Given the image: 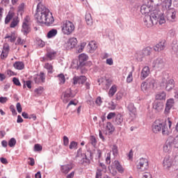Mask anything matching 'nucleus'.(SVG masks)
<instances>
[{
	"instance_id": "1",
	"label": "nucleus",
	"mask_w": 178,
	"mask_h": 178,
	"mask_svg": "<svg viewBox=\"0 0 178 178\" xmlns=\"http://www.w3.org/2000/svg\"><path fill=\"white\" fill-rule=\"evenodd\" d=\"M35 19L37 23H54L55 22L49 9L47 8L41 2L38 3L37 6Z\"/></svg>"
},
{
	"instance_id": "2",
	"label": "nucleus",
	"mask_w": 178,
	"mask_h": 178,
	"mask_svg": "<svg viewBox=\"0 0 178 178\" xmlns=\"http://www.w3.org/2000/svg\"><path fill=\"white\" fill-rule=\"evenodd\" d=\"M152 130L155 134L162 133L163 136H169L168 126L162 120H156L152 125Z\"/></svg>"
},
{
	"instance_id": "3",
	"label": "nucleus",
	"mask_w": 178,
	"mask_h": 178,
	"mask_svg": "<svg viewBox=\"0 0 178 178\" xmlns=\"http://www.w3.org/2000/svg\"><path fill=\"white\" fill-rule=\"evenodd\" d=\"M61 31L65 35H70L74 31V24L73 23H65L61 26Z\"/></svg>"
},
{
	"instance_id": "4",
	"label": "nucleus",
	"mask_w": 178,
	"mask_h": 178,
	"mask_svg": "<svg viewBox=\"0 0 178 178\" xmlns=\"http://www.w3.org/2000/svg\"><path fill=\"white\" fill-rule=\"evenodd\" d=\"M149 2H153L157 6H162L165 9H170L172 6V0H149Z\"/></svg>"
},
{
	"instance_id": "5",
	"label": "nucleus",
	"mask_w": 178,
	"mask_h": 178,
	"mask_svg": "<svg viewBox=\"0 0 178 178\" xmlns=\"http://www.w3.org/2000/svg\"><path fill=\"white\" fill-rule=\"evenodd\" d=\"M161 86L165 87L166 91H171L175 88V81L173 79H166L163 78Z\"/></svg>"
},
{
	"instance_id": "6",
	"label": "nucleus",
	"mask_w": 178,
	"mask_h": 178,
	"mask_svg": "<svg viewBox=\"0 0 178 178\" xmlns=\"http://www.w3.org/2000/svg\"><path fill=\"white\" fill-rule=\"evenodd\" d=\"M145 19H149L152 21V23H154L152 19H154V20L159 23H165V17L162 13H159V14H155V13H154L152 16L146 15Z\"/></svg>"
},
{
	"instance_id": "7",
	"label": "nucleus",
	"mask_w": 178,
	"mask_h": 178,
	"mask_svg": "<svg viewBox=\"0 0 178 178\" xmlns=\"http://www.w3.org/2000/svg\"><path fill=\"white\" fill-rule=\"evenodd\" d=\"M10 22L11 23H19L20 22L19 17L16 16L12 11L8 12L5 19V23H10Z\"/></svg>"
},
{
	"instance_id": "8",
	"label": "nucleus",
	"mask_w": 178,
	"mask_h": 178,
	"mask_svg": "<svg viewBox=\"0 0 178 178\" xmlns=\"http://www.w3.org/2000/svg\"><path fill=\"white\" fill-rule=\"evenodd\" d=\"M152 66L156 69V70H162V69L165 67V61H163V59L161 58H157L154 60Z\"/></svg>"
},
{
	"instance_id": "9",
	"label": "nucleus",
	"mask_w": 178,
	"mask_h": 178,
	"mask_svg": "<svg viewBox=\"0 0 178 178\" xmlns=\"http://www.w3.org/2000/svg\"><path fill=\"white\" fill-rule=\"evenodd\" d=\"M76 45H77V39L76 38H71L64 44L63 47L65 49L69 50L73 49Z\"/></svg>"
},
{
	"instance_id": "10",
	"label": "nucleus",
	"mask_w": 178,
	"mask_h": 178,
	"mask_svg": "<svg viewBox=\"0 0 178 178\" xmlns=\"http://www.w3.org/2000/svg\"><path fill=\"white\" fill-rule=\"evenodd\" d=\"M88 60V56L85 54H81L79 56V60L77 61V67L76 69H82L83 66L86 65V62Z\"/></svg>"
},
{
	"instance_id": "11",
	"label": "nucleus",
	"mask_w": 178,
	"mask_h": 178,
	"mask_svg": "<svg viewBox=\"0 0 178 178\" xmlns=\"http://www.w3.org/2000/svg\"><path fill=\"white\" fill-rule=\"evenodd\" d=\"M74 86L76 84H84L87 81V77L86 76H74L72 79Z\"/></svg>"
},
{
	"instance_id": "12",
	"label": "nucleus",
	"mask_w": 178,
	"mask_h": 178,
	"mask_svg": "<svg viewBox=\"0 0 178 178\" xmlns=\"http://www.w3.org/2000/svg\"><path fill=\"white\" fill-rule=\"evenodd\" d=\"M33 81L35 84H40V83H45V74L41 72L40 74L33 76Z\"/></svg>"
},
{
	"instance_id": "13",
	"label": "nucleus",
	"mask_w": 178,
	"mask_h": 178,
	"mask_svg": "<svg viewBox=\"0 0 178 178\" xmlns=\"http://www.w3.org/2000/svg\"><path fill=\"white\" fill-rule=\"evenodd\" d=\"M166 48V40H161L154 46L153 49L156 52H160V51H163Z\"/></svg>"
},
{
	"instance_id": "14",
	"label": "nucleus",
	"mask_w": 178,
	"mask_h": 178,
	"mask_svg": "<svg viewBox=\"0 0 178 178\" xmlns=\"http://www.w3.org/2000/svg\"><path fill=\"white\" fill-rule=\"evenodd\" d=\"M149 74H151V70H149V67L145 66L140 72V80H144L145 79L148 77Z\"/></svg>"
},
{
	"instance_id": "15",
	"label": "nucleus",
	"mask_w": 178,
	"mask_h": 178,
	"mask_svg": "<svg viewBox=\"0 0 178 178\" xmlns=\"http://www.w3.org/2000/svg\"><path fill=\"white\" fill-rule=\"evenodd\" d=\"M163 166L164 169L169 170L172 168V159L169 156L164 158L163 161Z\"/></svg>"
},
{
	"instance_id": "16",
	"label": "nucleus",
	"mask_w": 178,
	"mask_h": 178,
	"mask_svg": "<svg viewBox=\"0 0 178 178\" xmlns=\"http://www.w3.org/2000/svg\"><path fill=\"white\" fill-rule=\"evenodd\" d=\"M137 168L138 169H142V170H147L148 169V161L145 159H140Z\"/></svg>"
},
{
	"instance_id": "17",
	"label": "nucleus",
	"mask_w": 178,
	"mask_h": 178,
	"mask_svg": "<svg viewBox=\"0 0 178 178\" xmlns=\"http://www.w3.org/2000/svg\"><path fill=\"white\" fill-rule=\"evenodd\" d=\"M153 108L155 109L156 112H161L163 109V102L161 100H156L153 103Z\"/></svg>"
},
{
	"instance_id": "18",
	"label": "nucleus",
	"mask_w": 178,
	"mask_h": 178,
	"mask_svg": "<svg viewBox=\"0 0 178 178\" xmlns=\"http://www.w3.org/2000/svg\"><path fill=\"white\" fill-rule=\"evenodd\" d=\"M73 169V164H65L60 166V170L62 173H64V175H67L69 172H70Z\"/></svg>"
},
{
	"instance_id": "19",
	"label": "nucleus",
	"mask_w": 178,
	"mask_h": 178,
	"mask_svg": "<svg viewBox=\"0 0 178 178\" xmlns=\"http://www.w3.org/2000/svg\"><path fill=\"white\" fill-rule=\"evenodd\" d=\"M173 105H175V99H170L167 100L164 111L165 115H168V113H169L170 109H172V108L173 107Z\"/></svg>"
},
{
	"instance_id": "20",
	"label": "nucleus",
	"mask_w": 178,
	"mask_h": 178,
	"mask_svg": "<svg viewBox=\"0 0 178 178\" xmlns=\"http://www.w3.org/2000/svg\"><path fill=\"white\" fill-rule=\"evenodd\" d=\"M152 54V48L150 47H147L146 48H144L140 52V55L142 56V58H144V56H149Z\"/></svg>"
},
{
	"instance_id": "21",
	"label": "nucleus",
	"mask_w": 178,
	"mask_h": 178,
	"mask_svg": "<svg viewBox=\"0 0 178 178\" xmlns=\"http://www.w3.org/2000/svg\"><path fill=\"white\" fill-rule=\"evenodd\" d=\"M112 166L113 168H115V169H117L119 173H124V168H123V167L120 165L119 161L115 160L114 162H113Z\"/></svg>"
},
{
	"instance_id": "22",
	"label": "nucleus",
	"mask_w": 178,
	"mask_h": 178,
	"mask_svg": "<svg viewBox=\"0 0 178 178\" xmlns=\"http://www.w3.org/2000/svg\"><path fill=\"white\" fill-rule=\"evenodd\" d=\"M47 57H43V60H52V59H55V56H56V51L52 50L47 53Z\"/></svg>"
},
{
	"instance_id": "23",
	"label": "nucleus",
	"mask_w": 178,
	"mask_h": 178,
	"mask_svg": "<svg viewBox=\"0 0 178 178\" xmlns=\"http://www.w3.org/2000/svg\"><path fill=\"white\" fill-rule=\"evenodd\" d=\"M73 97H74V95L72 93V90L67 89L64 93L63 102H68L69 98H73Z\"/></svg>"
},
{
	"instance_id": "24",
	"label": "nucleus",
	"mask_w": 178,
	"mask_h": 178,
	"mask_svg": "<svg viewBox=\"0 0 178 178\" xmlns=\"http://www.w3.org/2000/svg\"><path fill=\"white\" fill-rule=\"evenodd\" d=\"M31 31V28L30 27V24H29L28 23H23L22 32L24 33V35H27Z\"/></svg>"
},
{
	"instance_id": "25",
	"label": "nucleus",
	"mask_w": 178,
	"mask_h": 178,
	"mask_svg": "<svg viewBox=\"0 0 178 178\" xmlns=\"http://www.w3.org/2000/svg\"><path fill=\"white\" fill-rule=\"evenodd\" d=\"M173 146L172 145V142H170V139H168L163 146V151L164 152H170Z\"/></svg>"
},
{
	"instance_id": "26",
	"label": "nucleus",
	"mask_w": 178,
	"mask_h": 178,
	"mask_svg": "<svg viewBox=\"0 0 178 178\" xmlns=\"http://www.w3.org/2000/svg\"><path fill=\"white\" fill-rule=\"evenodd\" d=\"M127 108L131 115H134V116H136V115H137V108H136V107L134 106V104L129 103Z\"/></svg>"
},
{
	"instance_id": "27",
	"label": "nucleus",
	"mask_w": 178,
	"mask_h": 178,
	"mask_svg": "<svg viewBox=\"0 0 178 178\" xmlns=\"http://www.w3.org/2000/svg\"><path fill=\"white\" fill-rule=\"evenodd\" d=\"M149 12H151V7L147 6V5H143L140 7V13H142V15H148V13H149Z\"/></svg>"
},
{
	"instance_id": "28",
	"label": "nucleus",
	"mask_w": 178,
	"mask_h": 178,
	"mask_svg": "<svg viewBox=\"0 0 178 178\" xmlns=\"http://www.w3.org/2000/svg\"><path fill=\"white\" fill-rule=\"evenodd\" d=\"M115 124L120 125L123 123V115L121 114H118L113 120Z\"/></svg>"
},
{
	"instance_id": "29",
	"label": "nucleus",
	"mask_w": 178,
	"mask_h": 178,
	"mask_svg": "<svg viewBox=\"0 0 178 178\" xmlns=\"http://www.w3.org/2000/svg\"><path fill=\"white\" fill-rule=\"evenodd\" d=\"M13 67L17 70H23L24 69V63H23L22 61H16L13 64Z\"/></svg>"
},
{
	"instance_id": "30",
	"label": "nucleus",
	"mask_w": 178,
	"mask_h": 178,
	"mask_svg": "<svg viewBox=\"0 0 178 178\" xmlns=\"http://www.w3.org/2000/svg\"><path fill=\"white\" fill-rule=\"evenodd\" d=\"M156 101H162V99H166V93L163 91L156 95Z\"/></svg>"
},
{
	"instance_id": "31",
	"label": "nucleus",
	"mask_w": 178,
	"mask_h": 178,
	"mask_svg": "<svg viewBox=\"0 0 178 178\" xmlns=\"http://www.w3.org/2000/svg\"><path fill=\"white\" fill-rule=\"evenodd\" d=\"M147 84L149 88H154L155 87V79L154 78H148L146 81H145Z\"/></svg>"
},
{
	"instance_id": "32",
	"label": "nucleus",
	"mask_w": 178,
	"mask_h": 178,
	"mask_svg": "<svg viewBox=\"0 0 178 178\" xmlns=\"http://www.w3.org/2000/svg\"><path fill=\"white\" fill-rule=\"evenodd\" d=\"M116 91H118V87L115 85L111 86L108 91V97H112L115 94H116Z\"/></svg>"
},
{
	"instance_id": "33",
	"label": "nucleus",
	"mask_w": 178,
	"mask_h": 178,
	"mask_svg": "<svg viewBox=\"0 0 178 178\" xmlns=\"http://www.w3.org/2000/svg\"><path fill=\"white\" fill-rule=\"evenodd\" d=\"M140 88L143 92H148V90H151L145 81L141 83Z\"/></svg>"
},
{
	"instance_id": "34",
	"label": "nucleus",
	"mask_w": 178,
	"mask_h": 178,
	"mask_svg": "<svg viewBox=\"0 0 178 178\" xmlns=\"http://www.w3.org/2000/svg\"><path fill=\"white\" fill-rule=\"evenodd\" d=\"M173 148L178 149V135L173 139L170 140Z\"/></svg>"
},
{
	"instance_id": "35",
	"label": "nucleus",
	"mask_w": 178,
	"mask_h": 178,
	"mask_svg": "<svg viewBox=\"0 0 178 178\" xmlns=\"http://www.w3.org/2000/svg\"><path fill=\"white\" fill-rule=\"evenodd\" d=\"M106 129L108 133H113L115 131V127L111 122H107Z\"/></svg>"
},
{
	"instance_id": "36",
	"label": "nucleus",
	"mask_w": 178,
	"mask_h": 178,
	"mask_svg": "<svg viewBox=\"0 0 178 178\" xmlns=\"http://www.w3.org/2000/svg\"><path fill=\"white\" fill-rule=\"evenodd\" d=\"M58 34V31L56 29H51L47 33V38H52Z\"/></svg>"
},
{
	"instance_id": "37",
	"label": "nucleus",
	"mask_w": 178,
	"mask_h": 178,
	"mask_svg": "<svg viewBox=\"0 0 178 178\" xmlns=\"http://www.w3.org/2000/svg\"><path fill=\"white\" fill-rule=\"evenodd\" d=\"M8 38L10 40V42H15V41H16V36H15V33H12L11 35L6 34L5 39L8 40Z\"/></svg>"
},
{
	"instance_id": "38",
	"label": "nucleus",
	"mask_w": 178,
	"mask_h": 178,
	"mask_svg": "<svg viewBox=\"0 0 178 178\" xmlns=\"http://www.w3.org/2000/svg\"><path fill=\"white\" fill-rule=\"evenodd\" d=\"M90 163H91V161L87 158V155L85 154V157L81 160V164L83 165V166H87L88 165H90Z\"/></svg>"
},
{
	"instance_id": "39",
	"label": "nucleus",
	"mask_w": 178,
	"mask_h": 178,
	"mask_svg": "<svg viewBox=\"0 0 178 178\" xmlns=\"http://www.w3.org/2000/svg\"><path fill=\"white\" fill-rule=\"evenodd\" d=\"M44 69H47L48 73H54V67L48 63L44 65Z\"/></svg>"
},
{
	"instance_id": "40",
	"label": "nucleus",
	"mask_w": 178,
	"mask_h": 178,
	"mask_svg": "<svg viewBox=\"0 0 178 178\" xmlns=\"http://www.w3.org/2000/svg\"><path fill=\"white\" fill-rule=\"evenodd\" d=\"M16 138H11L9 141H8V145L10 148H13L15 145H16Z\"/></svg>"
},
{
	"instance_id": "41",
	"label": "nucleus",
	"mask_w": 178,
	"mask_h": 178,
	"mask_svg": "<svg viewBox=\"0 0 178 178\" xmlns=\"http://www.w3.org/2000/svg\"><path fill=\"white\" fill-rule=\"evenodd\" d=\"M112 152H113V155H114L115 156H118V155L119 154V149L118 147V145H113Z\"/></svg>"
},
{
	"instance_id": "42",
	"label": "nucleus",
	"mask_w": 178,
	"mask_h": 178,
	"mask_svg": "<svg viewBox=\"0 0 178 178\" xmlns=\"http://www.w3.org/2000/svg\"><path fill=\"white\" fill-rule=\"evenodd\" d=\"M36 44L40 48H44V47H45V42L40 38L36 39Z\"/></svg>"
},
{
	"instance_id": "43",
	"label": "nucleus",
	"mask_w": 178,
	"mask_h": 178,
	"mask_svg": "<svg viewBox=\"0 0 178 178\" xmlns=\"http://www.w3.org/2000/svg\"><path fill=\"white\" fill-rule=\"evenodd\" d=\"M59 79L60 84H65L66 79H65V75L63 74H60L57 76Z\"/></svg>"
},
{
	"instance_id": "44",
	"label": "nucleus",
	"mask_w": 178,
	"mask_h": 178,
	"mask_svg": "<svg viewBox=\"0 0 178 178\" xmlns=\"http://www.w3.org/2000/svg\"><path fill=\"white\" fill-rule=\"evenodd\" d=\"M172 51H174V52H178V43H177V41H176V40L172 41Z\"/></svg>"
},
{
	"instance_id": "45",
	"label": "nucleus",
	"mask_w": 178,
	"mask_h": 178,
	"mask_svg": "<svg viewBox=\"0 0 178 178\" xmlns=\"http://www.w3.org/2000/svg\"><path fill=\"white\" fill-rule=\"evenodd\" d=\"M78 143L76 141H72L70 143L69 148L70 149H77Z\"/></svg>"
},
{
	"instance_id": "46",
	"label": "nucleus",
	"mask_w": 178,
	"mask_h": 178,
	"mask_svg": "<svg viewBox=\"0 0 178 178\" xmlns=\"http://www.w3.org/2000/svg\"><path fill=\"white\" fill-rule=\"evenodd\" d=\"M108 109L110 111H115L116 109V104L113 102H110L108 103Z\"/></svg>"
},
{
	"instance_id": "47",
	"label": "nucleus",
	"mask_w": 178,
	"mask_h": 178,
	"mask_svg": "<svg viewBox=\"0 0 178 178\" xmlns=\"http://www.w3.org/2000/svg\"><path fill=\"white\" fill-rule=\"evenodd\" d=\"M88 47L91 49V51H95V49H97V44L94 41L89 42Z\"/></svg>"
},
{
	"instance_id": "48",
	"label": "nucleus",
	"mask_w": 178,
	"mask_h": 178,
	"mask_svg": "<svg viewBox=\"0 0 178 178\" xmlns=\"http://www.w3.org/2000/svg\"><path fill=\"white\" fill-rule=\"evenodd\" d=\"M35 152H40V151H42V146L40 144H35L34 145V149Z\"/></svg>"
},
{
	"instance_id": "49",
	"label": "nucleus",
	"mask_w": 178,
	"mask_h": 178,
	"mask_svg": "<svg viewBox=\"0 0 178 178\" xmlns=\"http://www.w3.org/2000/svg\"><path fill=\"white\" fill-rule=\"evenodd\" d=\"M90 143L93 145V147H95L97 145V139L95 138V136H92L90 139Z\"/></svg>"
},
{
	"instance_id": "50",
	"label": "nucleus",
	"mask_w": 178,
	"mask_h": 178,
	"mask_svg": "<svg viewBox=\"0 0 178 178\" xmlns=\"http://www.w3.org/2000/svg\"><path fill=\"white\" fill-rule=\"evenodd\" d=\"M133 81V72H130L127 77V83Z\"/></svg>"
},
{
	"instance_id": "51",
	"label": "nucleus",
	"mask_w": 178,
	"mask_h": 178,
	"mask_svg": "<svg viewBox=\"0 0 178 178\" xmlns=\"http://www.w3.org/2000/svg\"><path fill=\"white\" fill-rule=\"evenodd\" d=\"M13 84H15V86H18L19 87L20 86H22V83H20V81L19 80V79L14 77L13 79Z\"/></svg>"
},
{
	"instance_id": "52",
	"label": "nucleus",
	"mask_w": 178,
	"mask_h": 178,
	"mask_svg": "<svg viewBox=\"0 0 178 178\" xmlns=\"http://www.w3.org/2000/svg\"><path fill=\"white\" fill-rule=\"evenodd\" d=\"M113 118H116V113L111 112L107 115L108 120H111V119H113Z\"/></svg>"
},
{
	"instance_id": "53",
	"label": "nucleus",
	"mask_w": 178,
	"mask_h": 178,
	"mask_svg": "<svg viewBox=\"0 0 178 178\" xmlns=\"http://www.w3.org/2000/svg\"><path fill=\"white\" fill-rule=\"evenodd\" d=\"M95 104L97 106H101L102 105V99L101 97H97L96 100H95Z\"/></svg>"
},
{
	"instance_id": "54",
	"label": "nucleus",
	"mask_w": 178,
	"mask_h": 178,
	"mask_svg": "<svg viewBox=\"0 0 178 178\" xmlns=\"http://www.w3.org/2000/svg\"><path fill=\"white\" fill-rule=\"evenodd\" d=\"M24 42H26L24 40L22 39V38H18L15 43V45H22L24 44Z\"/></svg>"
},
{
	"instance_id": "55",
	"label": "nucleus",
	"mask_w": 178,
	"mask_h": 178,
	"mask_svg": "<svg viewBox=\"0 0 178 178\" xmlns=\"http://www.w3.org/2000/svg\"><path fill=\"white\" fill-rule=\"evenodd\" d=\"M102 177V169L98 168L96 172V178Z\"/></svg>"
},
{
	"instance_id": "56",
	"label": "nucleus",
	"mask_w": 178,
	"mask_h": 178,
	"mask_svg": "<svg viewBox=\"0 0 178 178\" xmlns=\"http://www.w3.org/2000/svg\"><path fill=\"white\" fill-rule=\"evenodd\" d=\"M63 145H65V147L69 145V138L66 136H63Z\"/></svg>"
},
{
	"instance_id": "57",
	"label": "nucleus",
	"mask_w": 178,
	"mask_h": 178,
	"mask_svg": "<svg viewBox=\"0 0 178 178\" xmlns=\"http://www.w3.org/2000/svg\"><path fill=\"white\" fill-rule=\"evenodd\" d=\"M85 19H86V22H92V18L91 17V14H90V13H88L86 15Z\"/></svg>"
},
{
	"instance_id": "58",
	"label": "nucleus",
	"mask_w": 178,
	"mask_h": 178,
	"mask_svg": "<svg viewBox=\"0 0 178 178\" xmlns=\"http://www.w3.org/2000/svg\"><path fill=\"white\" fill-rule=\"evenodd\" d=\"M25 6L26 4H24V3L19 4V6H18V12H23L24 10Z\"/></svg>"
},
{
	"instance_id": "59",
	"label": "nucleus",
	"mask_w": 178,
	"mask_h": 178,
	"mask_svg": "<svg viewBox=\"0 0 178 178\" xmlns=\"http://www.w3.org/2000/svg\"><path fill=\"white\" fill-rule=\"evenodd\" d=\"M8 102V97H0V103L6 104Z\"/></svg>"
},
{
	"instance_id": "60",
	"label": "nucleus",
	"mask_w": 178,
	"mask_h": 178,
	"mask_svg": "<svg viewBox=\"0 0 178 178\" xmlns=\"http://www.w3.org/2000/svg\"><path fill=\"white\" fill-rule=\"evenodd\" d=\"M26 86L29 88H31V81H26V83L23 85V88H26Z\"/></svg>"
},
{
	"instance_id": "61",
	"label": "nucleus",
	"mask_w": 178,
	"mask_h": 178,
	"mask_svg": "<svg viewBox=\"0 0 178 178\" xmlns=\"http://www.w3.org/2000/svg\"><path fill=\"white\" fill-rule=\"evenodd\" d=\"M16 107H17V111L18 113H22V104H20V103L18 102L17 103Z\"/></svg>"
},
{
	"instance_id": "62",
	"label": "nucleus",
	"mask_w": 178,
	"mask_h": 178,
	"mask_svg": "<svg viewBox=\"0 0 178 178\" xmlns=\"http://www.w3.org/2000/svg\"><path fill=\"white\" fill-rule=\"evenodd\" d=\"M42 90H44V88L40 86L35 89V92H37V94H42Z\"/></svg>"
},
{
	"instance_id": "63",
	"label": "nucleus",
	"mask_w": 178,
	"mask_h": 178,
	"mask_svg": "<svg viewBox=\"0 0 178 178\" xmlns=\"http://www.w3.org/2000/svg\"><path fill=\"white\" fill-rule=\"evenodd\" d=\"M106 162L108 164L111 163V152L107 153Z\"/></svg>"
},
{
	"instance_id": "64",
	"label": "nucleus",
	"mask_w": 178,
	"mask_h": 178,
	"mask_svg": "<svg viewBox=\"0 0 178 178\" xmlns=\"http://www.w3.org/2000/svg\"><path fill=\"white\" fill-rule=\"evenodd\" d=\"M142 178H152V175L149 172L143 175Z\"/></svg>"
}]
</instances>
